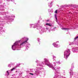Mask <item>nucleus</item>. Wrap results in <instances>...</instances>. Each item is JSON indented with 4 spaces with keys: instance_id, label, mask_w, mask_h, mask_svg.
Here are the masks:
<instances>
[{
    "instance_id": "nucleus-14",
    "label": "nucleus",
    "mask_w": 78,
    "mask_h": 78,
    "mask_svg": "<svg viewBox=\"0 0 78 78\" xmlns=\"http://www.w3.org/2000/svg\"><path fill=\"white\" fill-rule=\"evenodd\" d=\"M47 66H49V65L47 64Z\"/></svg>"
},
{
    "instance_id": "nucleus-7",
    "label": "nucleus",
    "mask_w": 78,
    "mask_h": 78,
    "mask_svg": "<svg viewBox=\"0 0 78 78\" xmlns=\"http://www.w3.org/2000/svg\"><path fill=\"white\" fill-rule=\"evenodd\" d=\"M55 17L56 20H57V16H56V15H55Z\"/></svg>"
},
{
    "instance_id": "nucleus-4",
    "label": "nucleus",
    "mask_w": 78,
    "mask_h": 78,
    "mask_svg": "<svg viewBox=\"0 0 78 78\" xmlns=\"http://www.w3.org/2000/svg\"><path fill=\"white\" fill-rule=\"evenodd\" d=\"M55 13H56V14H57V13H58V11H57V10H55Z\"/></svg>"
},
{
    "instance_id": "nucleus-9",
    "label": "nucleus",
    "mask_w": 78,
    "mask_h": 78,
    "mask_svg": "<svg viewBox=\"0 0 78 78\" xmlns=\"http://www.w3.org/2000/svg\"><path fill=\"white\" fill-rule=\"evenodd\" d=\"M30 75H34V74H33L32 73H30Z\"/></svg>"
},
{
    "instance_id": "nucleus-5",
    "label": "nucleus",
    "mask_w": 78,
    "mask_h": 78,
    "mask_svg": "<svg viewBox=\"0 0 78 78\" xmlns=\"http://www.w3.org/2000/svg\"><path fill=\"white\" fill-rule=\"evenodd\" d=\"M44 60L46 62H48V60H47L46 59H45Z\"/></svg>"
},
{
    "instance_id": "nucleus-3",
    "label": "nucleus",
    "mask_w": 78,
    "mask_h": 78,
    "mask_svg": "<svg viewBox=\"0 0 78 78\" xmlns=\"http://www.w3.org/2000/svg\"><path fill=\"white\" fill-rule=\"evenodd\" d=\"M16 69V68H13L12 69H11V71H12V70H14L15 69Z\"/></svg>"
},
{
    "instance_id": "nucleus-1",
    "label": "nucleus",
    "mask_w": 78,
    "mask_h": 78,
    "mask_svg": "<svg viewBox=\"0 0 78 78\" xmlns=\"http://www.w3.org/2000/svg\"><path fill=\"white\" fill-rule=\"evenodd\" d=\"M28 40V39H27V41H25L23 42L22 43H21L20 44V45H22L23 44H26V43H27V41Z\"/></svg>"
},
{
    "instance_id": "nucleus-13",
    "label": "nucleus",
    "mask_w": 78,
    "mask_h": 78,
    "mask_svg": "<svg viewBox=\"0 0 78 78\" xmlns=\"http://www.w3.org/2000/svg\"><path fill=\"white\" fill-rule=\"evenodd\" d=\"M47 22H48V21H49V20H47Z\"/></svg>"
},
{
    "instance_id": "nucleus-11",
    "label": "nucleus",
    "mask_w": 78,
    "mask_h": 78,
    "mask_svg": "<svg viewBox=\"0 0 78 78\" xmlns=\"http://www.w3.org/2000/svg\"><path fill=\"white\" fill-rule=\"evenodd\" d=\"M7 73L8 75H9V72H8V71H7Z\"/></svg>"
},
{
    "instance_id": "nucleus-10",
    "label": "nucleus",
    "mask_w": 78,
    "mask_h": 78,
    "mask_svg": "<svg viewBox=\"0 0 78 78\" xmlns=\"http://www.w3.org/2000/svg\"><path fill=\"white\" fill-rule=\"evenodd\" d=\"M63 29H64L65 30H69V29H67L65 28H64Z\"/></svg>"
},
{
    "instance_id": "nucleus-6",
    "label": "nucleus",
    "mask_w": 78,
    "mask_h": 78,
    "mask_svg": "<svg viewBox=\"0 0 78 78\" xmlns=\"http://www.w3.org/2000/svg\"><path fill=\"white\" fill-rule=\"evenodd\" d=\"M78 38V36L76 37L74 39L75 40H76V39H77V38Z\"/></svg>"
},
{
    "instance_id": "nucleus-12",
    "label": "nucleus",
    "mask_w": 78,
    "mask_h": 78,
    "mask_svg": "<svg viewBox=\"0 0 78 78\" xmlns=\"http://www.w3.org/2000/svg\"><path fill=\"white\" fill-rule=\"evenodd\" d=\"M13 46H14V45H12V48H13Z\"/></svg>"
},
{
    "instance_id": "nucleus-8",
    "label": "nucleus",
    "mask_w": 78,
    "mask_h": 78,
    "mask_svg": "<svg viewBox=\"0 0 78 78\" xmlns=\"http://www.w3.org/2000/svg\"><path fill=\"white\" fill-rule=\"evenodd\" d=\"M67 52L69 53V52H70V50L68 49V51H67Z\"/></svg>"
},
{
    "instance_id": "nucleus-2",
    "label": "nucleus",
    "mask_w": 78,
    "mask_h": 78,
    "mask_svg": "<svg viewBox=\"0 0 78 78\" xmlns=\"http://www.w3.org/2000/svg\"><path fill=\"white\" fill-rule=\"evenodd\" d=\"M46 25H48V26H49L50 27H51V25L50 24V23H47L46 24Z\"/></svg>"
}]
</instances>
